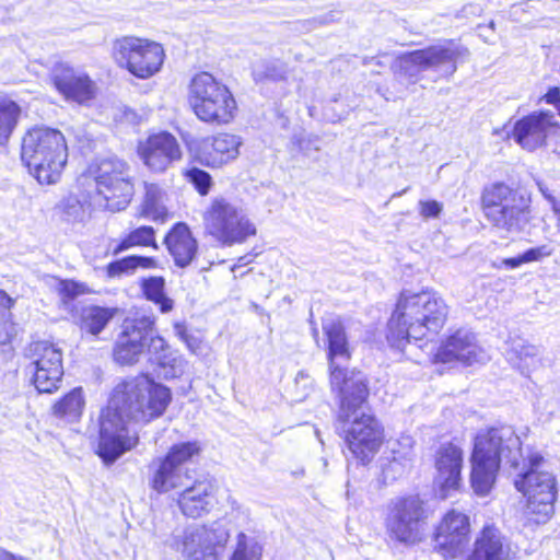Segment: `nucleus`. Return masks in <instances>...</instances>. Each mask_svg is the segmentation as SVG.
<instances>
[{
    "mask_svg": "<svg viewBox=\"0 0 560 560\" xmlns=\"http://www.w3.org/2000/svg\"><path fill=\"white\" fill-rule=\"evenodd\" d=\"M175 335L186 343L187 348L196 353L200 350L201 339L188 330L184 323H175L174 324Z\"/></svg>",
    "mask_w": 560,
    "mask_h": 560,
    "instance_id": "43",
    "label": "nucleus"
},
{
    "mask_svg": "<svg viewBox=\"0 0 560 560\" xmlns=\"http://www.w3.org/2000/svg\"><path fill=\"white\" fill-rule=\"evenodd\" d=\"M144 198L141 206V217L163 222L167 217L164 205L165 192L156 184H144Z\"/></svg>",
    "mask_w": 560,
    "mask_h": 560,
    "instance_id": "32",
    "label": "nucleus"
},
{
    "mask_svg": "<svg viewBox=\"0 0 560 560\" xmlns=\"http://www.w3.org/2000/svg\"><path fill=\"white\" fill-rule=\"evenodd\" d=\"M186 176L190 183L194 184L200 195H207L211 186V176L197 167L187 171Z\"/></svg>",
    "mask_w": 560,
    "mask_h": 560,
    "instance_id": "42",
    "label": "nucleus"
},
{
    "mask_svg": "<svg viewBox=\"0 0 560 560\" xmlns=\"http://www.w3.org/2000/svg\"><path fill=\"white\" fill-rule=\"evenodd\" d=\"M229 539L225 526L214 522L185 533L183 553L189 560H218Z\"/></svg>",
    "mask_w": 560,
    "mask_h": 560,
    "instance_id": "17",
    "label": "nucleus"
},
{
    "mask_svg": "<svg viewBox=\"0 0 560 560\" xmlns=\"http://www.w3.org/2000/svg\"><path fill=\"white\" fill-rule=\"evenodd\" d=\"M58 292L63 300H73L88 292L83 283L73 280H62L58 284Z\"/></svg>",
    "mask_w": 560,
    "mask_h": 560,
    "instance_id": "44",
    "label": "nucleus"
},
{
    "mask_svg": "<svg viewBox=\"0 0 560 560\" xmlns=\"http://www.w3.org/2000/svg\"><path fill=\"white\" fill-rule=\"evenodd\" d=\"M510 546L501 532L487 525L475 541L474 552L469 560H509Z\"/></svg>",
    "mask_w": 560,
    "mask_h": 560,
    "instance_id": "28",
    "label": "nucleus"
},
{
    "mask_svg": "<svg viewBox=\"0 0 560 560\" xmlns=\"http://www.w3.org/2000/svg\"><path fill=\"white\" fill-rule=\"evenodd\" d=\"M442 210L441 203L435 200L420 201V213L425 218H435Z\"/></svg>",
    "mask_w": 560,
    "mask_h": 560,
    "instance_id": "47",
    "label": "nucleus"
},
{
    "mask_svg": "<svg viewBox=\"0 0 560 560\" xmlns=\"http://www.w3.org/2000/svg\"><path fill=\"white\" fill-rule=\"evenodd\" d=\"M538 186H539V190L542 192V195L546 198H548L552 203L556 202L555 199L550 195L547 194L546 189L542 187L541 184H538Z\"/></svg>",
    "mask_w": 560,
    "mask_h": 560,
    "instance_id": "54",
    "label": "nucleus"
},
{
    "mask_svg": "<svg viewBox=\"0 0 560 560\" xmlns=\"http://www.w3.org/2000/svg\"><path fill=\"white\" fill-rule=\"evenodd\" d=\"M21 107L7 96H0V147L8 143L18 125Z\"/></svg>",
    "mask_w": 560,
    "mask_h": 560,
    "instance_id": "34",
    "label": "nucleus"
},
{
    "mask_svg": "<svg viewBox=\"0 0 560 560\" xmlns=\"http://www.w3.org/2000/svg\"><path fill=\"white\" fill-rule=\"evenodd\" d=\"M447 317V306L435 293L402 292L388 320L387 340L402 348L411 339L421 340L427 332H439Z\"/></svg>",
    "mask_w": 560,
    "mask_h": 560,
    "instance_id": "3",
    "label": "nucleus"
},
{
    "mask_svg": "<svg viewBox=\"0 0 560 560\" xmlns=\"http://www.w3.org/2000/svg\"><path fill=\"white\" fill-rule=\"evenodd\" d=\"M469 532L468 516L452 510L436 528L434 549L445 558H456L466 548Z\"/></svg>",
    "mask_w": 560,
    "mask_h": 560,
    "instance_id": "19",
    "label": "nucleus"
},
{
    "mask_svg": "<svg viewBox=\"0 0 560 560\" xmlns=\"http://www.w3.org/2000/svg\"><path fill=\"white\" fill-rule=\"evenodd\" d=\"M260 555V547L257 544L248 545L246 535L238 534L237 546L231 560H259Z\"/></svg>",
    "mask_w": 560,
    "mask_h": 560,
    "instance_id": "41",
    "label": "nucleus"
},
{
    "mask_svg": "<svg viewBox=\"0 0 560 560\" xmlns=\"http://www.w3.org/2000/svg\"><path fill=\"white\" fill-rule=\"evenodd\" d=\"M542 462L540 454L528 450L514 480L515 488L527 498L528 515L537 524L546 523L551 517L558 493L556 477L539 469Z\"/></svg>",
    "mask_w": 560,
    "mask_h": 560,
    "instance_id": "6",
    "label": "nucleus"
},
{
    "mask_svg": "<svg viewBox=\"0 0 560 560\" xmlns=\"http://www.w3.org/2000/svg\"><path fill=\"white\" fill-rule=\"evenodd\" d=\"M467 55L465 47L448 43L405 54L390 68L399 82L415 84L420 80L421 72L428 69L444 68L446 74H453L457 69V60Z\"/></svg>",
    "mask_w": 560,
    "mask_h": 560,
    "instance_id": "9",
    "label": "nucleus"
},
{
    "mask_svg": "<svg viewBox=\"0 0 560 560\" xmlns=\"http://www.w3.org/2000/svg\"><path fill=\"white\" fill-rule=\"evenodd\" d=\"M183 487L177 504L182 513L188 517H201L213 506V485L208 480H196L191 486Z\"/></svg>",
    "mask_w": 560,
    "mask_h": 560,
    "instance_id": "26",
    "label": "nucleus"
},
{
    "mask_svg": "<svg viewBox=\"0 0 560 560\" xmlns=\"http://www.w3.org/2000/svg\"><path fill=\"white\" fill-rule=\"evenodd\" d=\"M96 185L100 206L109 211H121L130 203L135 189L130 170L117 158L103 159L90 167Z\"/></svg>",
    "mask_w": 560,
    "mask_h": 560,
    "instance_id": "12",
    "label": "nucleus"
},
{
    "mask_svg": "<svg viewBox=\"0 0 560 560\" xmlns=\"http://www.w3.org/2000/svg\"><path fill=\"white\" fill-rule=\"evenodd\" d=\"M340 410L337 430L343 434L349 451L362 463L369 462L383 443V429L364 406L368 384L355 381V387L338 392Z\"/></svg>",
    "mask_w": 560,
    "mask_h": 560,
    "instance_id": "4",
    "label": "nucleus"
},
{
    "mask_svg": "<svg viewBox=\"0 0 560 560\" xmlns=\"http://www.w3.org/2000/svg\"><path fill=\"white\" fill-rule=\"evenodd\" d=\"M226 503L232 511H236L237 513L247 516V510L234 497L229 495Z\"/></svg>",
    "mask_w": 560,
    "mask_h": 560,
    "instance_id": "49",
    "label": "nucleus"
},
{
    "mask_svg": "<svg viewBox=\"0 0 560 560\" xmlns=\"http://www.w3.org/2000/svg\"><path fill=\"white\" fill-rule=\"evenodd\" d=\"M323 330L327 339V359L330 385L332 390H345L355 387V381L366 384L365 376L359 371H348L343 364L351 358L350 345L346 329L340 319H326Z\"/></svg>",
    "mask_w": 560,
    "mask_h": 560,
    "instance_id": "14",
    "label": "nucleus"
},
{
    "mask_svg": "<svg viewBox=\"0 0 560 560\" xmlns=\"http://www.w3.org/2000/svg\"><path fill=\"white\" fill-rule=\"evenodd\" d=\"M423 518L422 501L418 497L402 498L392 503L386 526L397 540L413 542L419 536Z\"/></svg>",
    "mask_w": 560,
    "mask_h": 560,
    "instance_id": "18",
    "label": "nucleus"
},
{
    "mask_svg": "<svg viewBox=\"0 0 560 560\" xmlns=\"http://www.w3.org/2000/svg\"><path fill=\"white\" fill-rule=\"evenodd\" d=\"M135 246H151L158 249L155 242V230L152 226L142 225L130 231L118 244L113 248V254L118 255Z\"/></svg>",
    "mask_w": 560,
    "mask_h": 560,
    "instance_id": "35",
    "label": "nucleus"
},
{
    "mask_svg": "<svg viewBox=\"0 0 560 560\" xmlns=\"http://www.w3.org/2000/svg\"><path fill=\"white\" fill-rule=\"evenodd\" d=\"M12 304L13 300L4 291L0 290V310H9Z\"/></svg>",
    "mask_w": 560,
    "mask_h": 560,
    "instance_id": "50",
    "label": "nucleus"
},
{
    "mask_svg": "<svg viewBox=\"0 0 560 560\" xmlns=\"http://www.w3.org/2000/svg\"><path fill=\"white\" fill-rule=\"evenodd\" d=\"M164 287L165 280L162 277H151L142 282L145 298L155 303L162 313H168L173 310L174 302L165 295Z\"/></svg>",
    "mask_w": 560,
    "mask_h": 560,
    "instance_id": "37",
    "label": "nucleus"
},
{
    "mask_svg": "<svg viewBox=\"0 0 560 560\" xmlns=\"http://www.w3.org/2000/svg\"><path fill=\"white\" fill-rule=\"evenodd\" d=\"M170 401V389L147 375L118 383L100 417L97 455L106 464L116 462L138 443V434L131 432L126 419L148 422L160 417Z\"/></svg>",
    "mask_w": 560,
    "mask_h": 560,
    "instance_id": "1",
    "label": "nucleus"
},
{
    "mask_svg": "<svg viewBox=\"0 0 560 560\" xmlns=\"http://www.w3.org/2000/svg\"><path fill=\"white\" fill-rule=\"evenodd\" d=\"M506 359L522 374L529 375L541 365V350L540 347L516 337L509 341Z\"/></svg>",
    "mask_w": 560,
    "mask_h": 560,
    "instance_id": "29",
    "label": "nucleus"
},
{
    "mask_svg": "<svg viewBox=\"0 0 560 560\" xmlns=\"http://www.w3.org/2000/svg\"><path fill=\"white\" fill-rule=\"evenodd\" d=\"M555 115L550 110L534 112L514 124L513 139L523 149L534 151L546 144L557 130Z\"/></svg>",
    "mask_w": 560,
    "mask_h": 560,
    "instance_id": "20",
    "label": "nucleus"
},
{
    "mask_svg": "<svg viewBox=\"0 0 560 560\" xmlns=\"http://www.w3.org/2000/svg\"><path fill=\"white\" fill-rule=\"evenodd\" d=\"M22 161L40 184H55L68 160L65 136L57 129L35 127L22 141Z\"/></svg>",
    "mask_w": 560,
    "mask_h": 560,
    "instance_id": "5",
    "label": "nucleus"
},
{
    "mask_svg": "<svg viewBox=\"0 0 560 560\" xmlns=\"http://www.w3.org/2000/svg\"><path fill=\"white\" fill-rule=\"evenodd\" d=\"M148 340L149 342H147L145 347H148L153 361H156V357H162L171 350L170 345L161 336H152L150 334Z\"/></svg>",
    "mask_w": 560,
    "mask_h": 560,
    "instance_id": "45",
    "label": "nucleus"
},
{
    "mask_svg": "<svg viewBox=\"0 0 560 560\" xmlns=\"http://www.w3.org/2000/svg\"><path fill=\"white\" fill-rule=\"evenodd\" d=\"M200 451L196 441L182 442L174 444L164 456L154 458L149 465L151 489L161 494L186 487L192 479L187 465Z\"/></svg>",
    "mask_w": 560,
    "mask_h": 560,
    "instance_id": "10",
    "label": "nucleus"
},
{
    "mask_svg": "<svg viewBox=\"0 0 560 560\" xmlns=\"http://www.w3.org/2000/svg\"><path fill=\"white\" fill-rule=\"evenodd\" d=\"M164 243L175 265L180 268L189 266L198 252L197 240L192 236L188 225L183 222L176 223L171 229Z\"/></svg>",
    "mask_w": 560,
    "mask_h": 560,
    "instance_id": "27",
    "label": "nucleus"
},
{
    "mask_svg": "<svg viewBox=\"0 0 560 560\" xmlns=\"http://www.w3.org/2000/svg\"><path fill=\"white\" fill-rule=\"evenodd\" d=\"M241 145V138L231 133L207 138L201 144L200 161L209 167H222L237 159Z\"/></svg>",
    "mask_w": 560,
    "mask_h": 560,
    "instance_id": "25",
    "label": "nucleus"
},
{
    "mask_svg": "<svg viewBox=\"0 0 560 560\" xmlns=\"http://www.w3.org/2000/svg\"><path fill=\"white\" fill-rule=\"evenodd\" d=\"M138 153L143 163L153 172L162 173L182 159V150L176 138L170 132L150 136L140 142Z\"/></svg>",
    "mask_w": 560,
    "mask_h": 560,
    "instance_id": "22",
    "label": "nucleus"
},
{
    "mask_svg": "<svg viewBox=\"0 0 560 560\" xmlns=\"http://www.w3.org/2000/svg\"><path fill=\"white\" fill-rule=\"evenodd\" d=\"M117 313L115 307H103L91 305L83 307L80 315V327L82 330L97 336L114 318Z\"/></svg>",
    "mask_w": 560,
    "mask_h": 560,
    "instance_id": "31",
    "label": "nucleus"
},
{
    "mask_svg": "<svg viewBox=\"0 0 560 560\" xmlns=\"http://www.w3.org/2000/svg\"><path fill=\"white\" fill-rule=\"evenodd\" d=\"M370 62H375V65H377V66H380V67H383V66H384V65H383V62H382L377 57H372V58L370 59ZM364 63H369V61H368V60H365V61H364Z\"/></svg>",
    "mask_w": 560,
    "mask_h": 560,
    "instance_id": "55",
    "label": "nucleus"
},
{
    "mask_svg": "<svg viewBox=\"0 0 560 560\" xmlns=\"http://www.w3.org/2000/svg\"><path fill=\"white\" fill-rule=\"evenodd\" d=\"M552 210L558 218V226L560 228V208L553 202Z\"/></svg>",
    "mask_w": 560,
    "mask_h": 560,
    "instance_id": "53",
    "label": "nucleus"
},
{
    "mask_svg": "<svg viewBox=\"0 0 560 560\" xmlns=\"http://www.w3.org/2000/svg\"><path fill=\"white\" fill-rule=\"evenodd\" d=\"M188 100L195 115L208 124H229L237 109L230 89L208 72L192 78Z\"/></svg>",
    "mask_w": 560,
    "mask_h": 560,
    "instance_id": "7",
    "label": "nucleus"
},
{
    "mask_svg": "<svg viewBox=\"0 0 560 560\" xmlns=\"http://www.w3.org/2000/svg\"><path fill=\"white\" fill-rule=\"evenodd\" d=\"M84 405L83 390L77 387L54 405V415L66 422H74L80 419Z\"/></svg>",
    "mask_w": 560,
    "mask_h": 560,
    "instance_id": "33",
    "label": "nucleus"
},
{
    "mask_svg": "<svg viewBox=\"0 0 560 560\" xmlns=\"http://www.w3.org/2000/svg\"><path fill=\"white\" fill-rule=\"evenodd\" d=\"M435 360L442 363L462 362L466 365L487 360L486 352L477 345L476 336L470 330L460 328L441 343Z\"/></svg>",
    "mask_w": 560,
    "mask_h": 560,
    "instance_id": "21",
    "label": "nucleus"
},
{
    "mask_svg": "<svg viewBox=\"0 0 560 560\" xmlns=\"http://www.w3.org/2000/svg\"><path fill=\"white\" fill-rule=\"evenodd\" d=\"M50 78L57 91L67 100L83 104L95 96L94 82L86 74L75 72L67 63H56Z\"/></svg>",
    "mask_w": 560,
    "mask_h": 560,
    "instance_id": "23",
    "label": "nucleus"
},
{
    "mask_svg": "<svg viewBox=\"0 0 560 560\" xmlns=\"http://www.w3.org/2000/svg\"><path fill=\"white\" fill-rule=\"evenodd\" d=\"M0 560H19L16 559L12 553L10 552H7V551H1L0 552Z\"/></svg>",
    "mask_w": 560,
    "mask_h": 560,
    "instance_id": "52",
    "label": "nucleus"
},
{
    "mask_svg": "<svg viewBox=\"0 0 560 560\" xmlns=\"http://www.w3.org/2000/svg\"><path fill=\"white\" fill-rule=\"evenodd\" d=\"M482 207L486 218L508 233L522 232L530 220V198L503 183L485 189Z\"/></svg>",
    "mask_w": 560,
    "mask_h": 560,
    "instance_id": "8",
    "label": "nucleus"
},
{
    "mask_svg": "<svg viewBox=\"0 0 560 560\" xmlns=\"http://www.w3.org/2000/svg\"><path fill=\"white\" fill-rule=\"evenodd\" d=\"M524 455L521 440L510 425H500L480 430L474 440L470 457V483L479 495H486L492 489L502 463L518 470Z\"/></svg>",
    "mask_w": 560,
    "mask_h": 560,
    "instance_id": "2",
    "label": "nucleus"
},
{
    "mask_svg": "<svg viewBox=\"0 0 560 560\" xmlns=\"http://www.w3.org/2000/svg\"><path fill=\"white\" fill-rule=\"evenodd\" d=\"M402 192L395 194L393 197L401 196Z\"/></svg>",
    "mask_w": 560,
    "mask_h": 560,
    "instance_id": "56",
    "label": "nucleus"
},
{
    "mask_svg": "<svg viewBox=\"0 0 560 560\" xmlns=\"http://www.w3.org/2000/svg\"><path fill=\"white\" fill-rule=\"evenodd\" d=\"M203 220L206 231L225 246L242 244L257 233L245 211L223 197L211 201Z\"/></svg>",
    "mask_w": 560,
    "mask_h": 560,
    "instance_id": "11",
    "label": "nucleus"
},
{
    "mask_svg": "<svg viewBox=\"0 0 560 560\" xmlns=\"http://www.w3.org/2000/svg\"><path fill=\"white\" fill-rule=\"evenodd\" d=\"M159 368V374L165 380H172L182 376L188 365L185 358L178 351L171 349L162 357H156L154 361Z\"/></svg>",
    "mask_w": 560,
    "mask_h": 560,
    "instance_id": "36",
    "label": "nucleus"
},
{
    "mask_svg": "<svg viewBox=\"0 0 560 560\" xmlns=\"http://www.w3.org/2000/svg\"><path fill=\"white\" fill-rule=\"evenodd\" d=\"M153 326L154 320L148 316L126 318L114 347V360L121 365L138 362Z\"/></svg>",
    "mask_w": 560,
    "mask_h": 560,
    "instance_id": "16",
    "label": "nucleus"
},
{
    "mask_svg": "<svg viewBox=\"0 0 560 560\" xmlns=\"http://www.w3.org/2000/svg\"><path fill=\"white\" fill-rule=\"evenodd\" d=\"M398 443L402 445L404 450L393 448V458L383 466V476L386 480H395L402 476L413 460L412 439L410 436H402Z\"/></svg>",
    "mask_w": 560,
    "mask_h": 560,
    "instance_id": "30",
    "label": "nucleus"
},
{
    "mask_svg": "<svg viewBox=\"0 0 560 560\" xmlns=\"http://www.w3.org/2000/svg\"><path fill=\"white\" fill-rule=\"evenodd\" d=\"M552 250L547 245L529 248L526 252L522 254L523 261L532 262V261H538L544 257L550 256Z\"/></svg>",
    "mask_w": 560,
    "mask_h": 560,
    "instance_id": "46",
    "label": "nucleus"
},
{
    "mask_svg": "<svg viewBox=\"0 0 560 560\" xmlns=\"http://www.w3.org/2000/svg\"><path fill=\"white\" fill-rule=\"evenodd\" d=\"M464 463L463 450L454 443L442 444L435 452V483L446 495L450 490H457L462 482Z\"/></svg>",
    "mask_w": 560,
    "mask_h": 560,
    "instance_id": "24",
    "label": "nucleus"
},
{
    "mask_svg": "<svg viewBox=\"0 0 560 560\" xmlns=\"http://www.w3.org/2000/svg\"><path fill=\"white\" fill-rule=\"evenodd\" d=\"M62 220L67 222H81L85 218L83 203L75 196H68L58 206Z\"/></svg>",
    "mask_w": 560,
    "mask_h": 560,
    "instance_id": "40",
    "label": "nucleus"
},
{
    "mask_svg": "<svg viewBox=\"0 0 560 560\" xmlns=\"http://www.w3.org/2000/svg\"><path fill=\"white\" fill-rule=\"evenodd\" d=\"M522 264H525L523 261V256L522 255H520L517 257H513V258H506V259L503 260V265L506 266L510 269L517 268Z\"/></svg>",
    "mask_w": 560,
    "mask_h": 560,
    "instance_id": "51",
    "label": "nucleus"
},
{
    "mask_svg": "<svg viewBox=\"0 0 560 560\" xmlns=\"http://www.w3.org/2000/svg\"><path fill=\"white\" fill-rule=\"evenodd\" d=\"M155 265V260L152 257L132 255L110 262L107 267V271L110 277H116L139 267L144 269L154 268Z\"/></svg>",
    "mask_w": 560,
    "mask_h": 560,
    "instance_id": "39",
    "label": "nucleus"
},
{
    "mask_svg": "<svg viewBox=\"0 0 560 560\" xmlns=\"http://www.w3.org/2000/svg\"><path fill=\"white\" fill-rule=\"evenodd\" d=\"M544 100L546 103L555 105L560 115V88H551L544 96Z\"/></svg>",
    "mask_w": 560,
    "mask_h": 560,
    "instance_id": "48",
    "label": "nucleus"
},
{
    "mask_svg": "<svg viewBox=\"0 0 560 560\" xmlns=\"http://www.w3.org/2000/svg\"><path fill=\"white\" fill-rule=\"evenodd\" d=\"M287 72V66L279 60H264L253 67V78L256 82L281 81L285 79Z\"/></svg>",
    "mask_w": 560,
    "mask_h": 560,
    "instance_id": "38",
    "label": "nucleus"
},
{
    "mask_svg": "<svg viewBox=\"0 0 560 560\" xmlns=\"http://www.w3.org/2000/svg\"><path fill=\"white\" fill-rule=\"evenodd\" d=\"M26 355L32 361L27 369L36 389L47 394L55 392L63 375L61 350L49 341L39 340L28 346Z\"/></svg>",
    "mask_w": 560,
    "mask_h": 560,
    "instance_id": "15",
    "label": "nucleus"
},
{
    "mask_svg": "<svg viewBox=\"0 0 560 560\" xmlns=\"http://www.w3.org/2000/svg\"><path fill=\"white\" fill-rule=\"evenodd\" d=\"M113 57L120 67L126 68L135 77L148 79L161 69L164 49L155 42L125 36L115 40Z\"/></svg>",
    "mask_w": 560,
    "mask_h": 560,
    "instance_id": "13",
    "label": "nucleus"
}]
</instances>
